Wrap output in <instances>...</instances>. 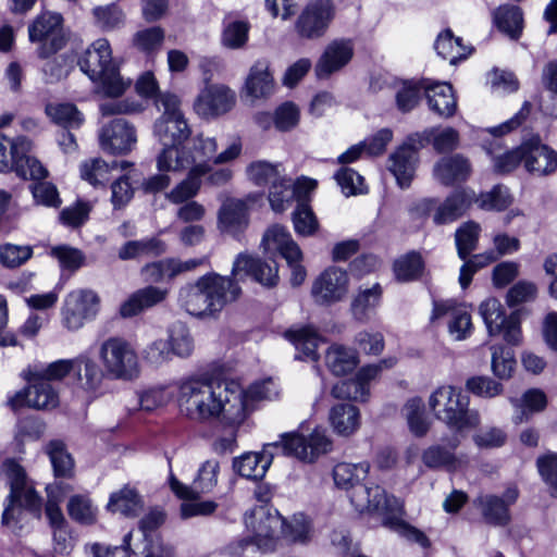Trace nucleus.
<instances>
[{
	"instance_id": "obj_1",
	"label": "nucleus",
	"mask_w": 557,
	"mask_h": 557,
	"mask_svg": "<svg viewBox=\"0 0 557 557\" xmlns=\"http://www.w3.org/2000/svg\"><path fill=\"white\" fill-rule=\"evenodd\" d=\"M176 389L178 408L190 420L235 425L247 417L246 394L235 381L191 375L177 381Z\"/></svg>"
},
{
	"instance_id": "obj_2",
	"label": "nucleus",
	"mask_w": 557,
	"mask_h": 557,
	"mask_svg": "<svg viewBox=\"0 0 557 557\" xmlns=\"http://www.w3.org/2000/svg\"><path fill=\"white\" fill-rule=\"evenodd\" d=\"M368 462H339L333 469V480L338 488L349 492V499L360 513L377 515L382 524L406 540L426 548L430 541L419 529L408 524L404 519L403 503L395 496L388 495L379 485L361 484L369 473Z\"/></svg>"
},
{
	"instance_id": "obj_3",
	"label": "nucleus",
	"mask_w": 557,
	"mask_h": 557,
	"mask_svg": "<svg viewBox=\"0 0 557 557\" xmlns=\"http://www.w3.org/2000/svg\"><path fill=\"white\" fill-rule=\"evenodd\" d=\"M332 447V440L322 428H315L308 436L298 432H288L281 434L278 442L264 445L260 453H245L235 458L233 467L244 478L261 480L272 463L273 450L282 449L285 456L295 457L306 463H313L321 456L330 453Z\"/></svg>"
},
{
	"instance_id": "obj_4",
	"label": "nucleus",
	"mask_w": 557,
	"mask_h": 557,
	"mask_svg": "<svg viewBox=\"0 0 557 557\" xmlns=\"http://www.w3.org/2000/svg\"><path fill=\"white\" fill-rule=\"evenodd\" d=\"M218 141L214 137L202 133L195 135L188 147L163 148L157 157V168L161 172H183L188 168L205 165L206 174L210 172V163L220 165L237 159L242 153V141L233 140L223 151L218 153Z\"/></svg>"
},
{
	"instance_id": "obj_5",
	"label": "nucleus",
	"mask_w": 557,
	"mask_h": 557,
	"mask_svg": "<svg viewBox=\"0 0 557 557\" xmlns=\"http://www.w3.org/2000/svg\"><path fill=\"white\" fill-rule=\"evenodd\" d=\"M78 65L106 97H121L131 86V81H125L113 63L111 46L106 38L95 40L78 60Z\"/></svg>"
},
{
	"instance_id": "obj_6",
	"label": "nucleus",
	"mask_w": 557,
	"mask_h": 557,
	"mask_svg": "<svg viewBox=\"0 0 557 557\" xmlns=\"http://www.w3.org/2000/svg\"><path fill=\"white\" fill-rule=\"evenodd\" d=\"M429 407L435 418L457 431L476 428L480 414L469 409V398L451 385L437 387L429 397Z\"/></svg>"
},
{
	"instance_id": "obj_7",
	"label": "nucleus",
	"mask_w": 557,
	"mask_h": 557,
	"mask_svg": "<svg viewBox=\"0 0 557 557\" xmlns=\"http://www.w3.org/2000/svg\"><path fill=\"white\" fill-rule=\"evenodd\" d=\"M1 469L10 485V494L2 513V523L9 525L17 521L23 509L39 513L41 499L36 491L27 485L24 469L13 459L5 460Z\"/></svg>"
},
{
	"instance_id": "obj_8",
	"label": "nucleus",
	"mask_w": 557,
	"mask_h": 557,
	"mask_svg": "<svg viewBox=\"0 0 557 557\" xmlns=\"http://www.w3.org/2000/svg\"><path fill=\"white\" fill-rule=\"evenodd\" d=\"M98 358L109 379L131 381L139 375L137 352L123 337L111 336L102 341Z\"/></svg>"
},
{
	"instance_id": "obj_9",
	"label": "nucleus",
	"mask_w": 557,
	"mask_h": 557,
	"mask_svg": "<svg viewBox=\"0 0 557 557\" xmlns=\"http://www.w3.org/2000/svg\"><path fill=\"white\" fill-rule=\"evenodd\" d=\"M32 143L25 137L11 139L0 133V172L14 171L24 180H44L47 169L36 158L29 157Z\"/></svg>"
},
{
	"instance_id": "obj_10",
	"label": "nucleus",
	"mask_w": 557,
	"mask_h": 557,
	"mask_svg": "<svg viewBox=\"0 0 557 557\" xmlns=\"http://www.w3.org/2000/svg\"><path fill=\"white\" fill-rule=\"evenodd\" d=\"M156 108L162 114L154 122V136L164 148H182V144L189 138L191 131L180 109V99L170 92L162 94L156 100Z\"/></svg>"
},
{
	"instance_id": "obj_11",
	"label": "nucleus",
	"mask_w": 557,
	"mask_h": 557,
	"mask_svg": "<svg viewBox=\"0 0 557 557\" xmlns=\"http://www.w3.org/2000/svg\"><path fill=\"white\" fill-rule=\"evenodd\" d=\"M335 15L332 0H312L300 11L294 30L300 39L318 40L327 33Z\"/></svg>"
},
{
	"instance_id": "obj_12",
	"label": "nucleus",
	"mask_w": 557,
	"mask_h": 557,
	"mask_svg": "<svg viewBox=\"0 0 557 557\" xmlns=\"http://www.w3.org/2000/svg\"><path fill=\"white\" fill-rule=\"evenodd\" d=\"M474 201V193L457 190L446 199L426 198L417 205L421 216H432L433 223L444 225L458 220Z\"/></svg>"
},
{
	"instance_id": "obj_13",
	"label": "nucleus",
	"mask_w": 557,
	"mask_h": 557,
	"mask_svg": "<svg viewBox=\"0 0 557 557\" xmlns=\"http://www.w3.org/2000/svg\"><path fill=\"white\" fill-rule=\"evenodd\" d=\"M245 524L252 536L250 541H243L240 545L251 543L267 553L274 550L277 533L284 527V520L276 512L271 513L265 507L260 506L245 515Z\"/></svg>"
},
{
	"instance_id": "obj_14",
	"label": "nucleus",
	"mask_w": 557,
	"mask_h": 557,
	"mask_svg": "<svg viewBox=\"0 0 557 557\" xmlns=\"http://www.w3.org/2000/svg\"><path fill=\"white\" fill-rule=\"evenodd\" d=\"M28 37L32 42L39 44L38 57L49 58L59 51L65 42L62 34V16L51 12L41 13L29 24Z\"/></svg>"
},
{
	"instance_id": "obj_15",
	"label": "nucleus",
	"mask_w": 557,
	"mask_h": 557,
	"mask_svg": "<svg viewBox=\"0 0 557 557\" xmlns=\"http://www.w3.org/2000/svg\"><path fill=\"white\" fill-rule=\"evenodd\" d=\"M100 299L90 289H76L67 294L61 310L62 323L70 331L83 327L99 310Z\"/></svg>"
},
{
	"instance_id": "obj_16",
	"label": "nucleus",
	"mask_w": 557,
	"mask_h": 557,
	"mask_svg": "<svg viewBox=\"0 0 557 557\" xmlns=\"http://www.w3.org/2000/svg\"><path fill=\"white\" fill-rule=\"evenodd\" d=\"M348 290V273L338 267H329L312 282L311 297L317 305L332 306L343 301Z\"/></svg>"
},
{
	"instance_id": "obj_17",
	"label": "nucleus",
	"mask_w": 557,
	"mask_h": 557,
	"mask_svg": "<svg viewBox=\"0 0 557 557\" xmlns=\"http://www.w3.org/2000/svg\"><path fill=\"white\" fill-rule=\"evenodd\" d=\"M424 145L420 134H412L388 158V170L401 188L409 187L418 163V150Z\"/></svg>"
},
{
	"instance_id": "obj_18",
	"label": "nucleus",
	"mask_w": 557,
	"mask_h": 557,
	"mask_svg": "<svg viewBox=\"0 0 557 557\" xmlns=\"http://www.w3.org/2000/svg\"><path fill=\"white\" fill-rule=\"evenodd\" d=\"M29 385L24 389L16 392L9 399V405L16 410L24 406L37 410H50L59 405V395L51 383L42 380L27 381Z\"/></svg>"
},
{
	"instance_id": "obj_19",
	"label": "nucleus",
	"mask_w": 557,
	"mask_h": 557,
	"mask_svg": "<svg viewBox=\"0 0 557 557\" xmlns=\"http://www.w3.org/2000/svg\"><path fill=\"white\" fill-rule=\"evenodd\" d=\"M136 141L135 128L124 119L110 121L99 132L101 149L111 154H125L129 152Z\"/></svg>"
},
{
	"instance_id": "obj_20",
	"label": "nucleus",
	"mask_w": 557,
	"mask_h": 557,
	"mask_svg": "<svg viewBox=\"0 0 557 557\" xmlns=\"http://www.w3.org/2000/svg\"><path fill=\"white\" fill-rule=\"evenodd\" d=\"M232 276L234 278L251 276L259 284L273 287L278 282V269L275 261H262L249 253L242 252L233 262Z\"/></svg>"
},
{
	"instance_id": "obj_21",
	"label": "nucleus",
	"mask_w": 557,
	"mask_h": 557,
	"mask_svg": "<svg viewBox=\"0 0 557 557\" xmlns=\"http://www.w3.org/2000/svg\"><path fill=\"white\" fill-rule=\"evenodd\" d=\"M317 187V182L311 178L302 177L295 184L286 175L282 176L275 184L269 187V202L273 211H285L293 199L296 197L302 200L308 193Z\"/></svg>"
},
{
	"instance_id": "obj_22",
	"label": "nucleus",
	"mask_w": 557,
	"mask_h": 557,
	"mask_svg": "<svg viewBox=\"0 0 557 557\" xmlns=\"http://www.w3.org/2000/svg\"><path fill=\"white\" fill-rule=\"evenodd\" d=\"M235 92L225 85H211L205 88L195 101L198 115L209 119L228 112L235 104Z\"/></svg>"
},
{
	"instance_id": "obj_23",
	"label": "nucleus",
	"mask_w": 557,
	"mask_h": 557,
	"mask_svg": "<svg viewBox=\"0 0 557 557\" xmlns=\"http://www.w3.org/2000/svg\"><path fill=\"white\" fill-rule=\"evenodd\" d=\"M444 317L449 318L448 331L455 339L462 341L471 334V314L463 305L453 299L434 301L431 319L437 320Z\"/></svg>"
},
{
	"instance_id": "obj_24",
	"label": "nucleus",
	"mask_w": 557,
	"mask_h": 557,
	"mask_svg": "<svg viewBox=\"0 0 557 557\" xmlns=\"http://www.w3.org/2000/svg\"><path fill=\"white\" fill-rule=\"evenodd\" d=\"M220 463L218 460L205 461L198 470V475L191 487L185 486L176 478H170L171 490L180 497L185 499H196L202 493L211 492L218 483Z\"/></svg>"
},
{
	"instance_id": "obj_25",
	"label": "nucleus",
	"mask_w": 557,
	"mask_h": 557,
	"mask_svg": "<svg viewBox=\"0 0 557 557\" xmlns=\"http://www.w3.org/2000/svg\"><path fill=\"white\" fill-rule=\"evenodd\" d=\"M199 286L206 292L211 312L220 311L227 302L234 301L240 293L235 281L216 273H209L199 278Z\"/></svg>"
},
{
	"instance_id": "obj_26",
	"label": "nucleus",
	"mask_w": 557,
	"mask_h": 557,
	"mask_svg": "<svg viewBox=\"0 0 557 557\" xmlns=\"http://www.w3.org/2000/svg\"><path fill=\"white\" fill-rule=\"evenodd\" d=\"M206 261L207 258L189 259L186 261L166 258L145 264L140 270V274L146 282L160 283L164 280H172L182 273L193 271Z\"/></svg>"
},
{
	"instance_id": "obj_27",
	"label": "nucleus",
	"mask_w": 557,
	"mask_h": 557,
	"mask_svg": "<svg viewBox=\"0 0 557 557\" xmlns=\"http://www.w3.org/2000/svg\"><path fill=\"white\" fill-rule=\"evenodd\" d=\"M524 169L537 176H545L557 170V152L541 143L539 136L525 141Z\"/></svg>"
},
{
	"instance_id": "obj_28",
	"label": "nucleus",
	"mask_w": 557,
	"mask_h": 557,
	"mask_svg": "<svg viewBox=\"0 0 557 557\" xmlns=\"http://www.w3.org/2000/svg\"><path fill=\"white\" fill-rule=\"evenodd\" d=\"M249 223L248 208L242 199L225 200L218 212V228L236 239L245 232Z\"/></svg>"
},
{
	"instance_id": "obj_29",
	"label": "nucleus",
	"mask_w": 557,
	"mask_h": 557,
	"mask_svg": "<svg viewBox=\"0 0 557 557\" xmlns=\"http://www.w3.org/2000/svg\"><path fill=\"white\" fill-rule=\"evenodd\" d=\"M354 55V47L350 40H334L330 42L315 65V74L319 78H326L331 74L344 67Z\"/></svg>"
},
{
	"instance_id": "obj_30",
	"label": "nucleus",
	"mask_w": 557,
	"mask_h": 557,
	"mask_svg": "<svg viewBox=\"0 0 557 557\" xmlns=\"http://www.w3.org/2000/svg\"><path fill=\"white\" fill-rule=\"evenodd\" d=\"M166 288L149 285L134 292L120 307L123 318L135 317L161 302L168 297Z\"/></svg>"
},
{
	"instance_id": "obj_31",
	"label": "nucleus",
	"mask_w": 557,
	"mask_h": 557,
	"mask_svg": "<svg viewBox=\"0 0 557 557\" xmlns=\"http://www.w3.org/2000/svg\"><path fill=\"white\" fill-rule=\"evenodd\" d=\"M459 445V441L454 438L449 443L450 449L442 445H431L422 453V461L430 469H445L454 472L462 469L468 463L465 456H458L454 449Z\"/></svg>"
},
{
	"instance_id": "obj_32",
	"label": "nucleus",
	"mask_w": 557,
	"mask_h": 557,
	"mask_svg": "<svg viewBox=\"0 0 557 557\" xmlns=\"http://www.w3.org/2000/svg\"><path fill=\"white\" fill-rule=\"evenodd\" d=\"M433 172L441 184L451 186L467 181L471 175L472 168L467 158L461 154H454L438 160Z\"/></svg>"
},
{
	"instance_id": "obj_33",
	"label": "nucleus",
	"mask_w": 557,
	"mask_h": 557,
	"mask_svg": "<svg viewBox=\"0 0 557 557\" xmlns=\"http://www.w3.org/2000/svg\"><path fill=\"white\" fill-rule=\"evenodd\" d=\"M265 251H277L286 261L301 256V249L292 238L290 233L282 225H273L267 230L262 238Z\"/></svg>"
},
{
	"instance_id": "obj_34",
	"label": "nucleus",
	"mask_w": 557,
	"mask_h": 557,
	"mask_svg": "<svg viewBox=\"0 0 557 557\" xmlns=\"http://www.w3.org/2000/svg\"><path fill=\"white\" fill-rule=\"evenodd\" d=\"M285 338L290 342L296 350L301 354L298 355L299 359H310L318 361L319 354L318 347L322 342L315 329L310 325L294 326L284 333Z\"/></svg>"
},
{
	"instance_id": "obj_35",
	"label": "nucleus",
	"mask_w": 557,
	"mask_h": 557,
	"mask_svg": "<svg viewBox=\"0 0 557 557\" xmlns=\"http://www.w3.org/2000/svg\"><path fill=\"white\" fill-rule=\"evenodd\" d=\"M423 88L433 112L443 117H449L455 114L457 100L450 84L444 82L424 84Z\"/></svg>"
},
{
	"instance_id": "obj_36",
	"label": "nucleus",
	"mask_w": 557,
	"mask_h": 557,
	"mask_svg": "<svg viewBox=\"0 0 557 557\" xmlns=\"http://www.w3.org/2000/svg\"><path fill=\"white\" fill-rule=\"evenodd\" d=\"M77 377L84 391L98 396L102 394V382L107 374L104 369H100L98 364L88 356L81 355L74 358Z\"/></svg>"
},
{
	"instance_id": "obj_37",
	"label": "nucleus",
	"mask_w": 557,
	"mask_h": 557,
	"mask_svg": "<svg viewBox=\"0 0 557 557\" xmlns=\"http://www.w3.org/2000/svg\"><path fill=\"white\" fill-rule=\"evenodd\" d=\"M107 508L113 513L133 518L141 512L144 500L136 488L125 485L110 495Z\"/></svg>"
},
{
	"instance_id": "obj_38",
	"label": "nucleus",
	"mask_w": 557,
	"mask_h": 557,
	"mask_svg": "<svg viewBox=\"0 0 557 557\" xmlns=\"http://www.w3.org/2000/svg\"><path fill=\"white\" fill-rule=\"evenodd\" d=\"M75 370L74 359H60L47 366L33 364L23 370L22 376L25 381L42 380L50 383L51 381H60L70 372Z\"/></svg>"
},
{
	"instance_id": "obj_39",
	"label": "nucleus",
	"mask_w": 557,
	"mask_h": 557,
	"mask_svg": "<svg viewBox=\"0 0 557 557\" xmlns=\"http://www.w3.org/2000/svg\"><path fill=\"white\" fill-rule=\"evenodd\" d=\"M329 420L336 434L349 436L360 426V412L354 405L338 404L331 408Z\"/></svg>"
},
{
	"instance_id": "obj_40",
	"label": "nucleus",
	"mask_w": 557,
	"mask_h": 557,
	"mask_svg": "<svg viewBox=\"0 0 557 557\" xmlns=\"http://www.w3.org/2000/svg\"><path fill=\"white\" fill-rule=\"evenodd\" d=\"M247 96L252 99L265 98L274 90V81L265 62L255 63L245 83Z\"/></svg>"
},
{
	"instance_id": "obj_41",
	"label": "nucleus",
	"mask_w": 557,
	"mask_h": 557,
	"mask_svg": "<svg viewBox=\"0 0 557 557\" xmlns=\"http://www.w3.org/2000/svg\"><path fill=\"white\" fill-rule=\"evenodd\" d=\"M437 54L450 64L467 59L472 53V47L466 46L462 38L456 37L450 29L440 33L434 42Z\"/></svg>"
},
{
	"instance_id": "obj_42",
	"label": "nucleus",
	"mask_w": 557,
	"mask_h": 557,
	"mask_svg": "<svg viewBox=\"0 0 557 557\" xmlns=\"http://www.w3.org/2000/svg\"><path fill=\"white\" fill-rule=\"evenodd\" d=\"M382 295L383 288L380 283L369 288H360L350 305L354 318L359 322H367L370 313L380 306Z\"/></svg>"
},
{
	"instance_id": "obj_43",
	"label": "nucleus",
	"mask_w": 557,
	"mask_h": 557,
	"mask_svg": "<svg viewBox=\"0 0 557 557\" xmlns=\"http://www.w3.org/2000/svg\"><path fill=\"white\" fill-rule=\"evenodd\" d=\"M425 262L417 251L407 252L393 262V272L397 282L418 281L424 273Z\"/></svg>"
},
{
	"instance_id": "obj_44",
	"label": "nucleus",
	"mask_w": 557,
	"mask_h": 557,
	"mask_svg": "<svg viewBox=\"0 0 557 557\" xmlns=\"http://www.w3.org/2000/svg\"><path fill=\"white\" fill-rule=\"evenodd\" d=\"M188 170L187 177L166 194V198L173 203L178 205L190 201L200 189L202 177L206 175L207 169L205 165H200L188 168Z\"/></svg>"
},
{
	"instance_id": "obj_45",
	"label": "nucleus",
	"mask_w": 557,
	"mask_h": 557,
	"mask_svg": "<svg viewBox=\"0 0 557 557\" xmlns=\"http://www.w3.org/2000/svg\"><path fill=\"white\" fill-rule=\"evenodd\" d=\"M166 248L165 242L159 237L129 240L119 249V258L121 260H129L140 256L159 257L166 251Z\"/></svg>"
},
{
	"instance_id": "obj_46",
	"label": "nucleus",
	"mask_w": 557,
	"mask_h": 557,
	"mask_svg": "<svg viewBox=\"0 0 557 557\" xmlns=\"http://www.w3.org/2000/svg\"><path fill=\"white\" fill-rule=\"evenodd\" d=\"M358 362V354L355 349L337 344L332 345L325 355V363L335 375H345L352 371Z\"/></svg>"
},
{
	"instance_id": "obj_47",
	"label": "nucleus",
	"mask_w": 557,
	"mask_h": 557,
	"mask_svg": "<svg viewBox=\"0 0 557 557\" xmlns=\"http://www.w3.org/2000/svg\"><path fill=\"white\" fill-rule=\"evenodd\" d=\"M493 20L497 28L510 38H518L522 30L523 17L519 7L504 4L493 12Z\"/></svg>"
},
{
	"instance_id": "obj_48",
	"label": "nucleus",
	"mask_w": 557,
	"mask_h": 557,
	"mask_svg": "<svg viewBox=\"0 0 557 557\" xmlns=\"http://www.w3.org/2000/svg\"><path fill=\"white\" fill-rule=\"evenodd\" d=\"M246 174L252 184L262 187L272 186L285 175L281 163H271L265 160L251 162L246 169Z\"/></svg>"
},
{
	"instance_id": "obj_49",
	"label": "nucleus",
	"mask_w": 557,
	"mask_h": 557,
	"mask_svg": "<svg viewBox=\"0 0 557 557\" xmlns=\"http://www.w3.org/2000/svg\"><path fill=\"white\" fill-rule=\"evenodd\" d=\"M180 302L191 315L211 314V307L208 296L199 280L194 285H187L180 290Z\"/></svg>"
},
{
	"instance_id": "obj_50",
	"label": "nucleus",
	"mask_w": 557,
	"mask_h": 557,
	"mask_svg": "<svg viewBox=\"0 0 557 557\" xmlns=\"http://www.w3.org/2000/svg\"><path fill=\"white\" fill-rule=\"evenodd\" d=\"M45 112L54 124L65 128L79 127L84 122L82 112L73 103L51 102L46 106Z\"/></svg>"
},
{
	"instance_id": "obj_51",
	"label": "nucleus",
	"mask_w": 557,
	"mask_h": 557,
	"mask_svg": "<svg viewBox=\"0 0 557 557\" xmlns=\"http://www.w3.org/2000/svg\"><path fill=\"white\" fill-rule=\"evenodd\" d=\"M479 313L485 323L490 336L502 333L507 317L498 299L487 298L482 301L479 307Z\"/></svg>"
},
{
	"instance_id": "obj_52",
	"label": "nucleus",
	"mask_w": 557,
	"mask_h": 557,
	"mask_svg": "<svg viewBox=\"0 0 557 557\" xmlns=\"http://www.w3.org/2000/svg\"><path fill=\"white\" fill-rule=\"evenodd\" d=\"M369 383L368 377H360L359 370L355 379L341 381L335 384L332 388V395L339 399L364 401L370 394Z\"/></svg>"
},
{
	"instance_id": "obj_53",
	"label": "nucleus",
	"mask_w": 557,
	"mask_h": 557,
	"mask_svg": "<svg viewBox=\"0 0 557 557\" xmlns=\"http://www.w3.org/2000/svg\"><path fill=\"white\" fill-rule=\"evenodd\" d=\"M484 519L492 524H505L509 520L508 504L494 495H483L475 499Z\"/></svg>"
},
{
	"instance_id": "obj_54",
	"label": "nucleus",
	"mask_w": 557,
	"mask_h": 557,
	"mask_svg": "<svg viewBox=\"0 0 557 557\" xmlns=\"http://www.w3.org/2000/svg\"><path fill=\"white\" fill-rule=\"evenodd\" d=\"M111 171L112 166L100 158L86 160L79 166L81 177L94 187H104Z\"/></svg>"
},
{
	"instance_id": "obj_55",
	"label": "nucleus",
	"mask_w": 557,
	"mask_h": 557,
	"mask_svg": "<svg viewBox=\"0 0 557 557\" xmlns=\"http://www.w3.org/2000/svg\"><path fill=\"white\" fill-rule=\"evenodd\" d=\"M481 227L474 221L461 224L455 233L457 252L460 259L466 260L476 248Z\"/></svg>"
},
{
	"instance_id": "obj_56",
	"label": "nucleus",
	"mask_w": 557,
	"mask_h": 557,
	"mask_svg": "<svg viewBox=\"0 0 557 557\" xmlns=\"http://www.w3.org/2000/svg\"><path fill=\"white\" fill-rule=\"evenodd\" d=\"M409 430L416 436H424L430 424L424 416V403L421 398L414 397L409 399L403 409Z\"/></svg>"
},
{
	"instance_id": "obj_57",
	"label": "nucleus",
	"mask_w": 557,
	"mask_h": 557,
	"mask_svg": "<svg viewBox=\"0 0 557 557\" xmlns=\"http://www.w3.org/2000/svg\"><path fill=\"white\" fill-rule=\"evenodd\" d=\"M54 475L57 478H71L74 473V461L61 442H50L47 446Z\"/></svg>"
},
{
	"instance_id": "obj_58",
	"label": "nucleus",
	"mask_w": 557,
	"mask_h": 557,
	"mask_svg": "<svg viewBox=\"0 0 557 557\" xmlns=\"http://www.w3.org/2000/svg\"><path fill=\"white\" fill-rule=\"evenodd\" d=\"M69 516L78 523L92 524L97 520V507L87 495H74L67 503Z\"/></svg>"
},
{
	"instance_id": "obj_59",
	"label": "nucleus",
	"mask_w": 557,
	"mask_h": 557,
	"mask_svg": "<svg viewBox=\"0 0 557 557\" xmlns=\"http://www.w3.org/2000/svg\"><path fill=\"white\" fill-rule=\"evenodd\" d=\"M293 224L295 232L301 236H311L317 232L319 227L318 219L305 200L298 201L293 212Z\"/></svg>"
},
{
	"instance_id": "obj_60",
	"label": "nucleus",
	"mask_w": 557,
	"mask_h": 557,
	"mask_svg": "<svg viewBox=\"0 0 557 557\" xmlns=\"http://www.w3.org/2000/svg\"><path fill=\"white\" fill-rule=\"evenodd\" d=\"M177 393L176 385H158L151 387L139 395V405L143 410L151 411L158 407L164 406L172 400Z\"/></svg>"
},
{
	"instance_id": "obj_61",
	"label": "nucleus",
	"mask_w": 557,
	"mask_h": 557,
	"mask_svg": "<svg viewBox=\"0 0 557 557\" xmlns=\"http://www.w3.org/2000/svg\"><path fill=\"white\" fill-rule=\"evenodd\" d=\"M491 351L493 373L502 380L509 379L516 366L513 352L500 345H493Z\"/></svg>"
},
{
	"instance_id": "obj_62",
	"label": "nucleus",
	"mask_w": 557,
	"mask_h": 557,
	"mask_svg": "<svg viewBox=\"0 0 557 557\" xmlns=\"http://www.w3.org/2000/svg\"><path fill=\"white\" fill-rule=\"evenodd\" d=\"M172 355L181 358L189 357L194 350V341L189 330L182 323H176L170 329L169 341Z\"/></svg>"
},
{
	"instance_id": "obj_63",
	"label": "nucleus",
	"mask_w": 557,
	"mask_h": 557,
	"mask_svg": "<svg viewBox=\"0 0 557 557\" xmlns=\"http://www.w3.org/2000/svg\"><path fill=\"white\" fill-rule=\"evenodd\" d=\"M474 201L483 210L503 211L511 205L512 197L507 187L496 185L492 190L482 193L476 199L474 198Z\"/></svg>"
},
{
	"instance_id": "obj_64",
	"label": "nucleus",
	"mask_w": 557,
	"mask_h": 557,
	"mask_svg": "<svg viewBox=\"0 0 557 557\" xmlns=\"http://www.w3.org/2000/svg\"><path fill=\"white\" fill-rule=\"evenodd\" d=\"M536 465L542 479L549 486L552 495L557 496V454L547 453L539 457Z\"/></svg>"
}]
</instances>
